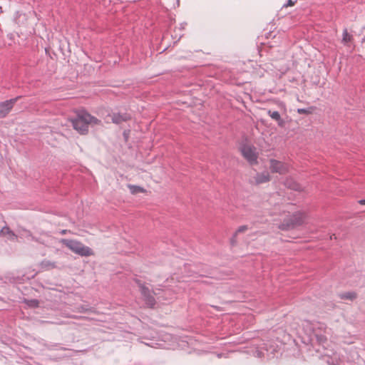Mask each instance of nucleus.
Listing matches in <instances>:
<instances>
[{
	"label": "nucleus",
	"mask_w": 365,
	"mask_h": 365,
	"mask_svg": "<svg viewBox=\"0 0 365 365\" xmlns=\"http://www.w3.org/2000/svg\"><path fill=\"white\" fill-rule=\"evenodd\" d=\"M0 235L6 237L11 241H16L17 235L7 226H4L0 231Z\"/></svg>",
	"instance_id": "nucleus-10"
},
{
	"label": "nucleus",
	"mask_w": 365,
	"mask_h": 365,
	"mask_svg": "<svg viewBox=\"0 0 365 365\" xmlns=\"http://www.w3.org/2000/svg\"><path fill=\"white\" fill-rule=\"evenodd\" d=\"M339 297L341 299L354 300L356 297V294L354 292H347L339 294Z\"/></svg>",
	"instance_id": "nucleus-16"
},
{
	"label": "nucleus",
	"mask_w": 365,
	"mask_h": 365,
	"mask_svg": "<svg viewBox=\"0 0 365 365\" xmlns=\"http://www.w3.org/2000/svg\"><path fill=\"white\" fill-rule=\"evenodd\" d=\"M29 307H36L38 305V301L36 299L29 300L26 302Z\"/></svg>",
	"instance_id": "nucleus-20"
},
{
	"label": "nucleus",
	"mask_w": 365,
	"mask_h": 365,
	"mask_svg": "<svg viewBox=\"0 0 365 365\" xmlns=\"http://www.w3.org/2000/svg\"><path fill=\"white\" fill-rule=\"evenodd\" d=\"M265 350H266L267 351H269V349L267 347H266V348H265Z\"/></svg>",
	"instance_id": "nucleus-27"
},
{
	"label": "nucleus",
	"mask_w": 365,
	"mask_h": 365,
	"mask_svg": "<svg viewBox=\"0 0 365 365\" xmlns=\"http://www.w3.org/2000/svg\"><path fill=\"white\" fill-rule=\"evenodd\" d=\"M274 351H275V349H273L271 351V352H274Z\"/></svg>",
	"instance_id": "nucleus-28"
},
{
	"label": "nucleus",
	"mask_w": 365,
	"mask_h": 365,
	"mask_svg": "<svg viewBox=\"0 0 365 365\" xmlns=\"http://www.w3.org/2000/svg\"><path fill=\"white\" fill-rule=\"evenodd\" d=\"M140 293L145 304L149 307H153L155 304V298L152 296L150 289L145 285L140 286Z\"/></svg>",
	"instance_id": "nucleus-9"
},
{
	"label": "nucleus",
	"mask_w": 365,
	"mask_h": 365,
	"mask_svg": "<svg viewBox=\"0 0 365 365\" xmlns=\"http://www.w3.org/2000/svg\"><path fill=\"white\" fill-rule=\"evenodd\" d=\"M140 293L145 304L149 307H153L155 304V298L152 296L150 289L145 285L140 286Z\"/></svg>",
	"instance_id": "nucleus-8"
},
{
	"label": "nucleus",
	"mask_w": 365,
	"mask_h": 365,
	"mask_svg": "<svg viewBox=\"0 0 365 365\" xmlns=\"http://www.w3.org/2000/svg\"><path fill=\"white\" fill-rule=\"evenodd\" d=\"M284 217L283 222L279 225V228L283 230L292 229L297 226L302 225L306 219V213L302 211H297L292 215L289 212H284Z\"/></svg>",
	"instance_id": "nucleus-2"
},
{
	"label": "nucleus",
	"mask_w": 365,
	"mask_h": 365,
	"mask_svg": "<svg viewBox=\"0 0 365 365\" xmlns=\"http://www.w3.org/2000/svg\"><path fill=\"white\" fill-rule=\"evenodd\" d=\"M73 127L81 134H86L90 124L98 125L101 123L98 118L91 115L85 110L78 112L75 118L71 120Z\"/></svg>",
	"instance_id": "nucleus-1"
},
{
	"label": "nucleus",
	"mask_w": 365,
	"mask_h": 365,
	"mask_svg": "<svg viewBox=\"0 0 365 365\" xmlns=\"http://www.w3.org/2000/svg\"><path fill=\"white\" fill-rule=\"evenodd\" d=\"M221 356V354H217V357H220Z\"/></svg>",
	"instance_id": "nucleus-29"
},
{
	"label": "nucleus",
	"mask_w": 365,
	"mask_h": 365,
	"mask_svg": "<svg viewBox=\"0 0 365 365\" xmlns=\"http://www.w3.org/2000/svg\"><path fill=\"white\" fill-rule=\"evenodd\" d=\"M130 190L131 193L135 194L138 192H143L144 191V189L141 187L136 186V185H128Z\"/></svg>",
	"instance_id": "nucleus-19"
},
{
	"label": "nucleus",
	"mask_w": 365,
	"mask_h": 365,
	"mask_svg": "<svg viewBox=\"0 0 365 365\" xmlns=\"http://www.w3.org/2000/svg\"><path fill=\"white\" fill-rule=\"evenodd\" d=\"M241 152L244 158L250 163L255 164L257 163V154L255 148L250 145H244Z\"/></svg>",
	"instance_id": "nucleus-6"
},
{
	"label": "nucleus",
	"mask_w": 365,
	"mask_h": 365,
	"mask_svg": "<svg viewBox=\"0 0 365 365\" xmlns=\"http://www.w3.org/2000/svg\"><path fill=\"white\" fill-rule=\"evenodd\" d=\"M313 110H314V107H309L307 108H298L297 111L299 114L309 115V114L312 113Z\"/></svg>",
	"instance_id": "nucleus-18"
},
{
	"label": "nucleus",
	"mask_w": 365,
	"mask_h": 365,
	"mask_svg": "<svg viewBox=\"0 0 365 365\" xmlns=\"http://www.w3.org/2000/svg\"><path fill=\"white\" fill-rule=\"evenodd\" d=\"M62 243L75 254L82 257H88L93 254L92 250L79 241L63 239Z\"/></svg>",
	"instance_id": "nucleus-3"
},
{
	"label": "nucleus",
	"mask_w": 365,
	"mask_h": 365,
	"mask_svg": "<svg viewBox=\"0 0 365 365\" xmlns=\"http://www.w3.org/2000/svg\"><path fill=\"white\" fill-rule=\"evenodd\" d=\"M353 41V36L348 33L346 29H344L342 34V40L341 42L344 45L348 46L349 43H351Z\"/></svg>",
	"instance_id": "nucleus-15"
},
{
	"label": "nucleus",
	"mask_w": 365,
	"mask_h": 365,
	"mask_svg": "<svg viewBox=\"0 0 365 365\" xmlns=\"http://www.w3.org/2000/svg\"><path fill=\"white\" fill-rule=\"evenodd\" d=\"M40 267L42 270H50L57 268V264L55 262H51L48 259H43L40 263Z\"/></svg>",
	"instance_id": "nucleus-14"
},
{
	"label": "nucleus",
	"mask_w": 365,
	"mask_h": 365,
	"mask_svg": "<svg viewBox=\"0 0 365 365\" xmlns=\"http://www.w3.org/2000/svg\"><path fill=\"white\" fill-rule=\"evenodd\" d=\"M269 163V168L272 173H277L282 175L287 173L289 170L288 165L281 161L271 159Z\"/></svg>",
	"instance_id": "nucleus-5"
},
{
	"label": "nucleus",
	"mask_w": 365,
	"mask_h": 365,
	"mask_svg": "<svg viewBox=\"0 0 365 365\" xmlns=\"http://www.w3.org/2000/svg\"><path fill=\"white\" fill-rule=\"evenodd\" d=\"M254 179L256 184H262L269 181L270 176L269 173L265 171L261 173H257Z\"/></svg>",
	"instance_id": "nucleus-12"
},
{
	"label": "nucleus",
	"mask_w": 365,
	"mask_h": 365,
	"mask_svg": "<svg viewBox=\"0 0 365 365\" xmlns=\"http://www.w3.org/2000/svg\"><path fill=\"white\" fill-rule=\"evenodd\" d=\"M267 114L270 118L277 122V124L280 127H283L284 125V121L282 119L280 114L278 111L276 110H270L267 111Z\"/></svg>",
	"instance_id": "nucleus-13"
},
{
	"label": "nucleus",
	"mask_w": 365,
	"mask_h": 365,
	"mask_svg": "<svg viewBox=\"0 0 365 365\" xmlns=\"http://www.w3.org/2000/svg\"><path fill=\"white\" fill-rule=\"evenodd\" d=\"M20 96L0 103V118H4L11 110Z\"/></svg>",
	"instance_id": "nucleus-7"
},
{
	"label": "nucleus",
	"mask_w": 365,
	"mask_h": 365,
	"mask_svg": "<svg viewBox=\"0 0 365 365\" xmlns=\"http://www.w3.org/2000/svg\"><path fill=\"white\" fill-rule=\"evenodd\" d=\"M312 332L314 336L316 338L317 342L324 346L327 341V337L326 336L327 334V327L326 326L320 322H315L312 324Z\"/></svg>",
	"instance_id": "nucleus-4"
},
{
	"label": "nucleus",
	"mask_w": 365,
	"mask_h": 365,
	"mask_svg": "<svg viewBox=\"0 0 365 365\" xmlns=\"http://www.w3.org/2000/svg\"><path fill=\"white\" fill-rule=\"evenodd\" d=\"M247 230H248V227L247 225H242V226L239 227L231 239L232 244L234 245L236 242V237L239 233L244 232Z\"/></svg>",
	"instance_id": "nucleus-17"
},
{
	"label": "nucleus",
	"mask_w": 365,
	"mask_h": 365,
	"mask_svg": "<svg viewBox=\"0 0 365 365\" xmlns=\"http://www.w3.org/2000/svg\"><path fill=\"white\" fill-rule=\"evenodd\" d=\"M299 185H295L294 186L292 187V189L294 190H298L299 189Z\"/></svg>",
	"instance_id": "nucleus-25"
},
{
	"label": "nucleus",
	"mask_w": 365,
	"mask_h": 365,
	"mask_svg": "<svg viewBox=\"0 0 365 365\" xmlns=\"http://www.w3.org/2000/svg\"><path fill=\"white\" fill-rule=\"evenodd\" d=\"M113 123L120 124L122 122L126 121L130 118V116L127 113H113L110 115Z\"/></svg>",
	"instance_id": "nucleus-11"
},
{
	"label": "nucleus",
	"mask_w": 365,
	"mask_h": 365,
	"mask_svg": "<svg viewBox=\"0 0 365 365\" xmlns=\"http://www.w3.org/2000/svg\"><path fill=\"white\" fill-rule=\"evenodd\" d=\"M82 310L81 311V312H87L88 309H84L83 307H81Z\"/></svg>",
	"instance_id": "nucleus-26"
},
{
	"label": "nucleus",
	"mask_w": 365,
	"mask_h": 365,
	"mask_svg": "<svg viewBox=\"0 0 365 365\" xmlns=\"http://www.w3.org/2000/svg\"><path fill=\"white\" fill-rule=\"evenodd\" d=\"M359 203L361 204V205H365V200H360L359 201Z\"/></svg>",
	"instance_id": "nucleus-24"
},
{
	"label": "nucleus",
	"mask_w": 365,
	"mask_h": 365,
	"mask_svg": "<svg viewBox=\"0 0 365 365\" xmlns=\"http://www.w3.org/2000/svg\"><path fill=\"white\" fill-rule=\"evenodd\" d=\"M135 283L139 286V288L140 289V286L144 285L140 280L135 279Z\"/></svg>",
	"instance_id": "nucleus-22"
},
{
	"label": "nucleus",
	"mask_w": 365,
	"mask_h": 365,
	"mask_svg": "<svg viewBox=\"0 0 365 365\" xmlns=\"http://www.w3.org/2000/svg\"><path fill=\"white\" fill-rule=\"evenodd\" d=\"M295 4V1H293L292 0H288L287 1V4H284L283 5V7H288V6H294Z\"/></svg>",
	"instance_id": "nucleus-21"
},
{
	"label": "nucleus",
	"mask_w": 365,
	"mask_h": 365,
	"mask_svg": "<svg viewBox=\"0 0 365 365\" xmlns=\"http://www.w3.org/2000/svg\"><path fill=\"white\" fill-rule=\"evenodd\" d=\"M257 355L258 357L264 356V353L262 351H257Z\"/></svg>",
	"instance_id": "nucleus-23"
}]
</instances>
